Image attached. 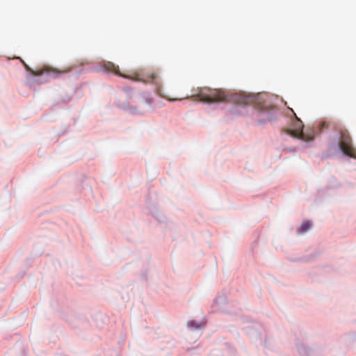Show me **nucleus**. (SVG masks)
<instances>
[{
  "label": "nucleus",
  "instance_id": "7",
  "mask_svg": "<svg viewBox=\"0 0 356 356\" xmlns=\"http://www.w3.org/2000/svg\"><path fill=\"white\" fill-rule=\"evenodd\" d=\"M188 325L191 327H195L197 328L199 327V325H196L194 321L189 322Z\"/></svg>",
  "mask_w": 356,
  "mask_h": 356
},
{
  "label": "nucleus",
  "instance_id": "4",
  "mask_svg": "<svg viewBox=\"0 0 356 356\" xmlns=\"http://www.w3.org/2000/svg\"><path fill=\"white\" fill-rule=\"evenodd\" d=\"M291 111L296 116V122L294 124V129L288 130L287 133L293 137L298 138L305 141L312 140L313 136L305 134V133L302 131L303 124L302 121L296 116V113L293 112L292 109Z\"/></svg>",
  "mask_w": 356,
  "mask_h": 356
},
{
  "label": "nucleus",
  "instance_id": "6",
  "mask_svg": "<svg viewBox=\"0 0 356 356\" xmlns=\"http://www.w3.org/2000/svg\"><path fill=\"white\" fill-rule=\"evenodd\" d=\"M311 227V224L309 221L304 222L300 228L298 229V232L299 234H303L306 232H307Z\"/></svg>",
  "mask_w": 356,
  "mask_h": 356
},
{
  "label": "nucleus",
  "instance_id": "2",
  "mask_svg": "<svg viewBox=\"0 0 356 356\" xmlns=\"http://www.w3.org/2000/svg\"><path fill=\"white\" fill-rule=\"evenodd\" d=\"M339 146L342 152L352 158L356 159V148H354L352 144V138L349 132L346 129L339 130Z\"/></svg>",
  "mask_w": 356,
  "mask_h": 356
},
{
  "label": "nucleus",
  "instance_id": "8",
  "mask_svg": "<svg viewBox=\"0 0 356 356\" xmlns=\"http://www.w3.org/2000/svg\"><path fill=\"white\" fill-rule=\"evenodd\" d=\"M321 126L322 127V128H326L327 127L328 124L327 122H322Z\"/></svg>",
  "mask_w": 356,
  "mask_h": 356
},
{
  "label": "nucleus",
  "instance_id": "3",
  "mask_svg": "<svg viewBox=\"0 0 356 356\" xmlns=\"http://www.w3.org/2000/svg\"><path fill=\"white\" fill-rule=\"evenodd\" d=\"M26 68L31 72V73L35 76H40L44 73H47L49 75L51 76L54 78L58 77L59 76L70 72L72 67H65L61 70H58L56 68L49 67H45L43 69L33 71L31 69H30L26 65H25Z\"/></svg>",
  "mask_w": 356,
  "mask_h": 356
},
{
  "label": "nucleus",
  "instance_id": "5",
  "mask_svg": "<svg viewBox=\"0 0 356 356\" xmlns=\"http://www.w3.org/2000/svg\"><path fill=\"white\" fill-rule=\"evenodd\" d=\"M259 113H260L261 115H264L266 116V120L271 121L273 119V115L275 113V109L273 107L270 106L269 108H268L266 109L262 108L259 111Z\"/></svg>",
  "mask_w": 356,
  "mask_h": 356
},
{
  "label": "nucleus",
  "instance_id": "1",
  "mask_svg": "<svg viewBox=\"0 0 356 356\" xmlns=\"http://www.w3.org/2000/svg\"><path fill=\"white\" fill-rule=\"evenodd\" d=\"M102 67L108 72H112L121 77L129 79L136 81H143L145 83H152L156 86V92L161 97L168 101L174 102L188 99L190 97L195 100H199L207 104H214L221 102H233L239 105H246L250 104V95L242 93L230 94L222 89L210 88H197L193 90V93L186 95L184 97L177 98L171 97L161 86V80L156 73H151L149 75H145L140 72H135L132 75H125L120 72L119 66L115 65L112 62H105Z\"/></svg>",
  "mask_w": 356,
  "mask_h": 356
}]
</instances>
